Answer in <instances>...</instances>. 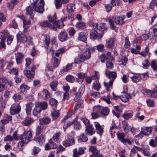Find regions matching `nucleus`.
Segmentation results:
<instances>
[{"mask_svg": "<svg viewBox=\"0 0 157 157\" xmlns=\"http://www.w3.org/2000/svg\"><path fill=\"white\" fill-rule=\"evenodd\" d=\"M128 61V59L126 56H122L119 61V64L124 66H125Z\"/></svg>", "mask_w": 157, "mask_h": 157, "instance_id": "46", "label": "nucleus"}, {"mask_svg": "<svg viewBox=\"0 0 157 157\" xmlns=\"http://www.w3.org/2000/svg\"><path fill=\"white\" fill-rule=\"evenodd\" d=\"M7 79L0 77V92L5 90V84L6 83Z\"/></svg>", "mask_w": 157, "mask_h": 157, "instance_id": "31", "label": "nucleus"}, {"mask_svg": "<svg viewBox=\"0 0 157 157\" xmlns=\"http://www.w3.org/2000/svg\"><path fill=\"white\" fill-rule=\"evenodd\" d=\"M48 19L49 21L51 22L52 24L53 27L52 29H54L55 28H60V24L59 21H56L55 20L56 17H52L50 16H48Z\"/></svg>", "mask_w": 157, "mask_h": 157, "instance_id": "9", "label": "nucleus"}, {"mask_svg": "<svg viewBox=\"0 0 157 157\" xmlns=\"http://www.w3.org/2000/svg\"><path fill=\"white\" fill-rule=\"evenodd\" d=\"M34 121V120L32 118L27 117L22 121L21 123L23 125L27 126L33 123Z\"/></svg>", "mask_w": 157, "mask_h": 157, "instance_id": "33", "label": "nucleus"}, {"mask_svg": "<svg viewBox=\"0 0 157 157\" xmlns=\"http://www.w3.org/2000/svg\"><path fill=\"white\" fill-rule=\"evenodd\" d=\"M16 61L17 64L21 63L24 57V55L21 52H17L16 54Z\"/></svg>", "mask_w": 157, "mask_h": 157, "instance_id": "23", "label": "nucleus"}, {"mask_svg": "<svg viewBox=\"0 0 157 157\" xmlns=\"http://www.w3.org/2000/svg\"><path fill=\"white\" fill-rule=\"evenodd\" d=\"M152 130V128L151 127H146L141 128L142 132L143 133L144 135L148 136L150 134Z\"/></svg>", "mask_w": 157, "mask_h": 157, "instance_id": "29", "label": "nucleus"}, {"mask_svg": "<svg viewBox=\"0 0 157 157\" xmlns=\"http://www.w3.org/2000/svg\"><path fill=\"white\" fill-rule=\"evenodd\" d=\"M109 111L107 107H103L100 105L94 106L93 108V112L91 113L92 118L95 119L100 117L107 116Z\"/></svg>", "mask_w": 157, "mask_h": 157, "instance_id": "1", "label": "nucleus"}, {"mask_svg": "<svg viewBox=\"0 0 157 157\" xmlns=\"http://www.w3.org/2000/svg\"><path fill=\"white\" fill-rule=\"evenodd\" d=\"M93 88L96 90H98L101 88V85L98 81H96L93 83Z\"/></svg>", "mask_w": 157, "mask_h": 157, "instance_id": "52", "label": "nucleus"}, {"mask_svg": "<svg viewBox=\"0 0 157 157\" xmlns=\"http://www.w3.org/2000/svg\"><path fill=\"white\" fill-rule=\"evenodd\" d=\"M87 34L84 32H80L78 33L77 39L78 41L86 43L87 40Z\"/></svg>", "mask_w": 157, "mask_h": 157, "instance_id": "12", "label": "nucleus"}, {"mask_svg": "<svg viewBox=\"0 0 157 157\" xmlns=\"http://www.w3.org/2000/svg\"><path fill=\"white\" fill-rule=\"evenodd\" d=\"M45 128L43 125H40L37 127L36 130V134L37 136H39L41 133L44 132Z\"/></svg>", "mask_w": 157, "mask_h": 157, "instance_id": "34", "label": "nucleus"}, {"mask_svg": "<svg viewBox=\"0 0 157 157\" xmlns=\"http://www.w3.org/2000/svg\"><path fill=\"white\" fill-rule=\"evenodd\" d=\"M114 20L116 24L119 25H122L124 23L123 17L119 16H116L114 17Z\"/></svg>", "mask_w": 157, "mask_h": 157, "instance_id": "30", "label": "nucleus"}, {"mask_svg": "<svg viewBox=\"0 0 157 157\" xmlns=\"http://www.w3.org/2000/svg\"><path fill=\"white\" fill-rule=\"evenodd\" d=\"M129 95L127 94L124 93L120 97V99L124 102H127L128 101V97Z\"/></svg>", "mask_w": 157, "mask_h": 157, "instance_id": "49", "label": "nucleus"}, {"mask_svg": "<svg viewBox=\"0 0 157 157\" xmlns=\"http://www.w3.org/2000/svg\"><path fill=\"white\" fill-rule=\"evenodd\" d=\"M34 140L39 143V145L42 146L44 144L45 140V135L42 134L38 137H35Z\"/></svg>", "mask_w": 157, "mask_h": 157, "instance_id": "13", "label": "nucleus"}, {"mask_svg": "<svg viewBox=\"0 0 157 157\" xmlns=\"http://www.w3.org/2000/svg\"><path fill=\"white\" fill-rule=\"evenodd\" d=\"M149 149V147L148 146H147L145 148L143 149V153L145 156H150L151 153L148 151Z\"/></svg>", "mask_w": 157, "mask_h": 157, "instance_id": "55", "label": "nucleus"}, {"mask_svg": "<svg viewBox=\"0 0 157 157\" xmlns=\"http://www.w3.org/2000/svg\"><path fill=\"white\" fill-rule=\"evenodd\" d=\"M13 98L15 101L22 100L23 98V97L18 94H15L13 97Z\"/></svg>", "mask_w": 157, "mask_h": 157, "instance_id": "64", "label": "nucleus"}, {"mask_svg": "<svg viewBox=\"0 0 157 157\" xmlns=\"http://www.w3.org/2000/svg\"><path fill=\"white\" fill-rule=\"evenodd\" d=\"M94 125L97 131V133L100 136H101L104 132L103 128L97 122H94Z\"/></svg>", "mask_w": 157, "mask_h": 157, "instance_id": "14", "label": "nucleus"}, {"mask_svg": "<svg viewBox=\"0 0 157 157\" xmlns=\"http://www.w3.org/2000/svg\"><path fill=\"white\" fill-rule=\"evenodd\" d=\"M38 106L40 107L41 110H44L46 109L48 107V103L45 101L40 102H35Z\"/></svg>", "mask_w": 157, "mask_h": 157, "instance_id": "28", "label": "nucleus"}, {"mask_svg": "<svg viewBox=\"0 0 157 157\" xmlns=\"http://www.w3.org/2000/svg\"><path fill=\"white\" fill-rule=\"evenodd\" d=\"M36 69V66L33 65L31 67L28 68L27 69L25 68L24 73L28 78H31L33 77L35 74V70Z\"/></svg>", "mask_w": 157, "mask_h": 157, "instance_id": "5", "label": "nucleus"}, {"mask_svg": "<svg viewBox=\"0 0 157 157\" xmlns=\"http://www.w3.org/2000/svg\"><path fill=\"white\" fill-rule=\"evenodd\" d=\"M122 124L124 131L126 133L128 132L130 128V126L128 124V122L125 121H122Z\"/></svg>", "mask_w": 157, "mask_h": 157, "instance_id": "36", "label": "nucleus"}, {"mask_svg": "<svg viewBox=\"0 0 157 157\" xmlns=\"http://www.w3.org/2000/svg\"><path fill=\"white\" fill-rule=\"evenodd\" d=\"M62 144L64 146H69L75 144L74 140L73 139L68 137L67 140L63 142Z\"/></svg>", "mask_w": 157, "mask_h": 157, "instance_id": "20", "label": "nucleus"}, {"mask_svg": "<svg viewBox=\"0 0 157 157\" xmlns=\"http://www.w3.org/2000/svg\"><path fill=\"white\" fill-rule=\"evenodd\" d=\"M113 82L110 80L108 82H104V84L106 88V89L107 90H109L110 88H112L113 85Z\"/></svg>", "mask_w": 157, "mask_h": 157, "instance_id": "53", "label": "nucleus"}, {"mask_svg": "<svg viewBox=\"0 0 157 157\" xmlns=\"http://www.w3.org/2000/svg\"><path fill=\"white\" fill-rule=\"evenodd\" d=\"M85 150L82 147L79 148L78 151L77 148L73 150V157H79V155L83 154Z\"/></svg>", "mask_w": 157, "mask_h": 157, "instance_id": "16", "label": "nucleus"}, {"mask_svg": "<svg viewBox=\"0 0 157 157\" xmlns=\"http://www.w3.org/2000/svg\"><path fill=\"white\" fill-rule=\"evenodd\" d=\"M41 111L40 107L35 103V107L33 111V113L34 116L38 118H39L40 116V113Z\"/></svg>", "mask_w": 157, "mask_h": 157, "instance_id": "15", "label": "nucleus"}, {"mask_svg": "<svg viewBox=\"0 0 157 157\" xmlns=\"http://www.w3.org/2000/svg\"><path fill=\"white\" fill-rule=\"evenodd\" d=\"M52 60L53 61V67L54 68L58 66L60 63L61 59L60 58L58 59L55 56H53Z\"/></svg>", "mask_w": 157, "mask_h": 157, "instance_id": "39", "label": "nucleus"}, {"mask_svg": "<svg viewBox=\"0 0 157 157\" xmlns=\"http://www.w3.org/2000/svg\"><path fill=\"white\" fill-rule=\"evenodd\" d=\"M65 52V49L61 48L57 50L55 53V56L57 57H59L60 54H62Z\"/></svg>", "mask_w": 157, "mask_h": 157, "instance_id": "59", "label": "nucleus"}, {"mask_svg": "<svg viewBox=\"0 0 157 157\" xmlns=\"http://www.w3.org/2000/svg\"><path fill=\"white\" fill-rule=\"evenodd\" d=\"M59 116V113L58 110L56 111L54 110L51 111V116L53 120H55Z\"/></svg>", "mask_w": 157, "mask_h": 157, "instance_id": "44", "label": "nucleus"}, {"mask_svg": "<svg viewBox=\"0 0 157 157\" xmlns=\"http://www.w3.org/2000/svg\"><path fill=\"white\" fill-rule=\"evenodd\" d=\"M106 76L110 79V81L113 82L117 77V74L115 72L109 71L106 70L105 72Z\"/></svg>", "mask_w": 157, "mask_h": 157, "instance_id": "10", "label": "nucleus"}, {"mask_svg": "<svg viewBox=\"0 0 157 157\" xmlns=\"http://www.w3.org/2000/svg\"><path fill=\"white\" fill-rule=\"evenodd\" d=\"M115 39L111 38L109 40L106 41L105 46L108 48L112 49L114 47Z\"/></svg>", "mask_w": 157, "mask_h": 157, "instance_id": "24", "label": "nucleus"}, {"mask_svg": "<svg viewBox=\"0 0 157 157\" xmlns=\"http://www.w3.org/2000/svg\"><path fill=\"white\" fill-rule=\"evenodd\" d=\"M77 76L78 78L77 80V82L79 84L82 83L83 81V80L86 77L87 74L86 73H79L78 74Z\"/></svg>", "mask_w": 157, "mask_h": 157, "instance_id": "27", "label": "nucleus"}, {"mask_svg": "<svg viewBox=\"0 0 157 157\" xmlns=\"http://www.w3.org/2000/svg\"><path fill=\"white\" fill-rule=\"evenodd\" d=\"M29 89V87L26 85L23 84L21 85L20 87V88L19 89V91L23 93L26 90H28Z\"/></svg>", "mask_w": 157, "mask_h": 157, "instance_id": "48", "label": "nucleus"}, {"mask_svg": "<svg viewBox=\"0 0 157 157\" xmlns=\"http://www.w3.org/2000/svg\"><path fill=\"white\" fill-rule=\"evenodd\" d=\"M76 27L82 29H84L86 28L85 23L82 21H79L77 23Z\"/></svg>", "mask_w": 157, "mask_h": 157, "instance_id": "47", "label": "nucleus"}, {"mask_svg": "<svg viewBox=\"0 0 157 157\" xmlns=\"http://www.w3.org/2000/svg\"><path fill=\"white\" fill-rule=\"evenodd\" d=\"M50 42V39L49 35H45L44 36V43L45 47L48 48Z\"/></svg>", "mask_w": 157, "mask_h": 157, "instance_id": "37", "label": "nucleus"}, {"mask_svg": "<svg viewBox=\"0 0 157 157\" xmlns=\"http://www.w3.org/2000/svg\"><path fill=\"white\" fill-rule=\"evenodd\" d=\"M73 64V63L67 64L66 66L63 67V69L61 70V71L63 72L71 70L72 68Z\"/></svg>", "mask_w": 157, "mask_h": 157, "instance_id": "50", "label": "nucleus"}, {"mask_svg": "<svg viewBox=\"0 0 157 157\" xmlns=\"http://www.w3.org/2000/svg\"><path fill=\"white\" fill-rule=\"evenodd\" d=\"M12 120V117L7 114H6L5 115L4 119L1 120V122L2 123L6 124L8 123L9 121H11Z\"/></svg>", "mask_w": 157, "mask_h": 157, "instance_id": "35", "label": "nucleus"}, {"mask_svg": "<svg viewBox=\"0 0 157 157\" xmlns=\"http://www.w3.org/2000/svg\"><path fill=\"white\" fill-rule=\"evenodd\" d=\"M94 27L98 29L99 31L102 32L106 31L107 29L106 25L104 23H101L99 24L95 23L94 25Z\"/></svg>", "mask_w": 157, "mask_h": 157, "instance_id": "19", "label": "nucleus"}, {"mask_svg": "<svg viewBox=\"0 0 157 157\" xmlns=\"http://www.w3.org/2000/svg\"><path fill=\"white\" fill-rule=\"evenodd\" d=\"M51 121V119L48 117H44L39 119L40 124L43 125V124H47Z\"/></svg>", "mask_w": 157, "mask_h": 157, "instance_id": "25", "label": "nucleus"}, {"mask_svg": "<svg viewBox=\"0 0 157 157\" xmlns=\"http://www.w3.org/2000/svg\"><path fill=\"white\" fill-rule=\"evenodd\" d=\"M81 128V125L79 122L76 121L74 123V128L75 129L78 130L80 129Z\"/></svg>", "mask_w": 157, "mask_h": 157, "instance_id": "63", "label": "nucleus"}, {"mask_svg": "<svg viewBox=\"0 0 157 157\" xmlns=\"http://www.w3.org/2000/svg\"><path fill=\"white\" fill-rule=\"evenodd\" d=\"M32 137V131L30 130L25 131L20 136V140L24 141L25 144L28 143Z\"/></svg>", "mask_w": 157, "mask_h": 157, "instance_id": "4", "label": "nucleus"}, {"mask_svg": "<svg viewBox=\"0 0 157 157\" xmlns=\"http://www.w3.org/2000/svg\"><path fill=\"white\" fill-rule=\"evenodd\" d=\"M83 59L82 57L79 55L78 57H76L75 58L74 62L76 63L80 64L81 62H84Z\"/></svg>", "mask_w": 157, "mask_h": 157, "instance_id": "58", "label": "nucleus"}, {"mask_svg": "<svg viewBox=\"0 0 157 157\" xmlns=\"http://www.w3.org/2000/svg\"><path fill=\"white\" fill-rule=\"evenodd\" d=\"M40 25L41 26L43 27H48L51 28H52L53 26L52 24L50 21H45L43 22H41Z\"/></svg>", "mask_w": 157, "mask_h": 157, "instance_id": "42", "label": "nucleus"}, {"mask_svg": "<svg viewBox=\"0 0 157 157\" xmlns=\"http://www.w3.org/2000/svg\"><path fill=\"white\" fill-rule=\"evenodd\" d=\"M57 100L53 98H50L49 101V104L54 110H56V109L57 106Z\"/></svg>", "mask_w": 157, "mask_h": 157, "instance_id": "32", "label": "nucleus"}, {"mask_svg": "<svg viewBox=\"0 0 157 157\" xmlns=\"http://www.w3.org/2000/svg\"><path fill=\"white\" fill-rule=\"evenodd\" d=\"M26 14L30 15V17L32 18L35 12L33 7L29 6L26 8Z\"/></svg>", "mask_w": 157, "mask_h": 157, "instance_id": "26", "label": "nucleus"}, {"mask_svg": "<svg viewBox=\"0 0 157 157\" xmlns=\"http://www.w3.org/2000/svg\"><path fill=\"white\" fill-rule=\"evenodd\" d=\"M21 110V106L19 104L13 105L10 108V113L11 114L14 115L18 113Z\"/></svg>", "mask_w": 157, "mask_h": 157, "instance_id": "6", "label": "nucleus"}, {"mask_svg": "<svg viewBox=\"0 0 157 157\" xmlns=\"http://www.w3.org/2000/svg\"><path fill=\"white\" fill-rule=\"evenodd\" d=\"M117 139L124 145H126L127 143L129 145L132 144L131 139L130 138H125L126 136L124 133L117 132Z\"/></svg>", "mask_w": 157, "mask_h": 157, "instance_id": "3", "label": "nucleus"}, {"mask_svg": "<svg viewBox=\"0 0 157 157\" xmlns=\"http://www.w3.org/2000/svg\"><path fill=\"white\" fill-rule=\"evenodd\" d=\"M132 81L134 83H136L141 80V78L139 75H135L130 77Z\"/></svg>", "mask_w": 157, "mask_h": 157, "instance_id": "43", "label": "nucleus"}, {"mask_svg": "<svg viewBox=\"0 0 157 157\" xmlns=\"http://www.w3.org/2000/svg\"><path fill=\"white\" fill-rule=\"evenodd\" d=\"M44 5V0H36L34 2L33 6L35 11L40 13L43 12Z\"/></svg>", "mask_w": 157, "mask_h": 157, "instance_id": "2", "label": "nucleus"}, {"mask_svg": "<svg viewBox=\"0 0 157 157\" xmlns=\"http://www.w3.org/2000/svg\"><path fill=\"white\" fill-rule=\"evenodd\" d=\"M49 143L47 144L45 146V149L46 150H48L50 149H56L57 147V145L56 143H54L52 140H50Z\"/></svg>", "mask_w": 157, "mask_h": 157, "instance_id": "21", "label": "nucleus"}, {"mask_svg": "<svg viewBox=\"0 0 157 157\" xmlns=\"http://www.w3.org/2000/svg\"><path fill=\"white\" fill-rule=\"evenodd\" d=\"M102 35H98V32L96 30H92L90 34V37L91 39L94 40L95 39H101L102 37Z\"/></svg>", "mask_w": 157, "mask_h": 157, "instance_id": "18", "label": "nucleus"}, {"mask_svg": "<svg viewBox=\"0 0 157 157\" xmlns=\"http://www.w3.org/2000/svg\"><path fill=\"white\" fill-rule=\"evenodd\" d=\"M33 106V104L32 102H29L26 104L25 110L27 115H29L30 113L32 107Z\"/></svg>", "mask_w": 157, "mask_h": 157, "instance_id": "38", "label": "nucleus"}, {"mask_svg": "<svg viewBox=\"0 0 157 157\" xmlns=\"http://www.w3.org/2000/svg\"><path fill=\"white\" fill-rule=\"evenodd\" d=\"M58 85V82L56 81H53L49 84V86L51 89L54 91L57 90V87Z\"/></svg>", "mask_w": 157, "mask_h": 157, "instance_id": "45", "label": "nucleus"}, {"mask_svg": "<svg viewBox=\"0 0 157 157\" xmlns=\"http://www.w3.org/2000/svg\"><path fill=\"white\" fill-rule=\"evenodd\" d=\"M17 38V42L20 43H25L27 41V38L26 36L21 31L19 32L16 35Z\"/></svg>", "mask_w": 157, "mask_h": 157, "instance_id": "7", "label": "nucleus"}, {"mask_svg": "<svg viewBox=\"0 0 157 157\" xmlns=\"http://www.w3.org/2000/svg\"><path fill=\"white\" fill-rule=\"evenodd\" d=\"M43 94L45 95L44 98L46 100H47L50 97V94L49 91L46 89H43Z\"/></svg>", "mask_w": 157, "mask_h": 157, "instance_id": "60", "label": "nucleus"}, {"mask_svg": "<svg viewBox=\"0 0 157 157\" xmlns=\"http://www.w3.org/2000/svg\"><path fill=\"white\" fill-rule=\"evenodd\" d=\"M150 66L154 71L157 70V62L156 60H151Z\"/></svg>", "mask_w": 157, "mask_h": 157, "instance_id": "56", "label": "nucleus"}, {"mask_svg": "<svg viewBox=\"0 0 157 157\" xmlns=\"http://www.w3.org/2000/svg\"><path fill=\"white\" fill-rule=\"evenodd\" d=\"M6 101L4 99L2 96H0V103H1V107L2 109H4L5 108Z\"/></svg>", "mask_w": 157, "mask_h": 157, "instance_id": "57", "label": "nucleus"}, {"mask_svg": "<svg viewBox=\"0 0 157 157\" xmlns=\"http://www.w3.org/2000/svg\"><path fill=\"white\" fill-rule=\"evenodd\" d=\"M9 26L10 28H13L14 29L17 28L18 25L17 23L15 21V20L13 19L10 23Z\"/></svg>", "mask_w": 157, "mask_h": 157, "instance_id": "61", "label": "nucleus"}, {"mask_svg": "<svg viewBox=\"0 0 157 157\" xmlns=\"http://www.w3.org/2000/svg\"><path fill=\"white\" fill-rule=\"evenodd\" d=\"M95 132L92 125L86 127L85 133L86 135L91 136L95 133Z\"/></svg>", "mask_w": 157, "mask_h": 157, "instance_id": "17", "label": "nucleus"}, {"mask_svg": "<svg viewBox=\"0 0 157 157\" xmlns=\"http://www.w3.org/2000/svg\"><path fill=\"white\" fill-rule=\"evenodd\" d=\"M9 34V32L7 30H2L0 33V35L1 34V41L0 44L2 48H5V39L6 37Z\"/></svg>", "mask_w": 157, "mask_h": 157, "instance_id": "8", "label": "nucleus"}, {"mask_svg": "<svg viewBox=\"0 0 157 157\" xmlns=\"http://www.w3.org/2000/svg\"><path fill=\"white\" fill-rule=\"evenodd\" d=\"M84 61L89 59L91 57V53L88 49H86L82 54L80 55Z\"/></svg>", "mask_w": 157, "mask_h": 157, "instance_id": "22", "label": "nucleus"}, {"mask_svg": "<svg viewBox=\"0 0 157 157\" xmlns=\"http://www.w3.org/2000/svg\"><path fill=\"white\" fill-rule=\"evenodd\" d=\"M7 62L3 59H0V69L2 70H5L4 68L5 66L7 64Z\"/></svg>", "mask_w": 157, "mask_h": 157, "instance_id": "51", "label": "nucleus"}, {"mask_svg": "<svg viewBox=\"0 0 157 157\" xmlns=\"http://www.w3.org/2000/svg\"><path fill=\"white\" fill-rule=\"evenodd\" d=\"M54 4L56 9L60 8L62 6V4H63L61 0H55Z\"/></svg>", "mask_w": 157, "mask_h": 157, "instance_id": "54", "label": "nucleus"}, {"mask_svg": "<svg viewBox=\"0 0 157 157\" xmlns=\"http://www.w3.org/2000/svg\"><path fill=\"white\" fill-rule=\"evenodd\" d=\"M80 107V105L78 104H77L75 108H74V110H70L67 113V115L69 116V117H70L72 115L74 114L76 112V110L78 109Z\"/></svg>", "mask_w": 157, "mask_h": 157, "instance_id": "41", "label": "nucleus"}, {"mask_svg": "<svg viewBox=\"0 0 157 157\" xmlns=\"http://www.w3.org/2000/svg\"><path fill=\"white\" fill-rule=\"evenodd\" d=\"M58 37L61 42L66 41L68 38L67 33L65 30H63L59 33Z\"/></svg>", "mask_w": 157, "mask_h": 157, "instance_id": "11", "label": "nucleus"}, {"mask_svg": "<svg viewBox=\"0 0 157 157\" xmlns=\"http://www.w3.org/2000/svg\"><path fill=\"white\" fill-rule=\"evenodd\" d=\"M60 135V132L55 133L53 135L52 139L56 142H58L59 139V137Z\"/></svg>", "mask_w": 157, "mask_h": 157, "instance_id": "62", "label": "nucleus"}, {"mask_svg": "<svg viewBox=\"0 0 157 157\" xmlns=\"http://www.w3.org/2000/svg\"><path fill=\"white\" fill-rule=\"evenodd\" d=\"M75 9V5L73 3H70L67 6V10L68 13L74 11Z\"/></svg>", "mask_w": 157, "mask_h": 157, "instance_id": "40", "label": "nucleus"}]
</instances>
